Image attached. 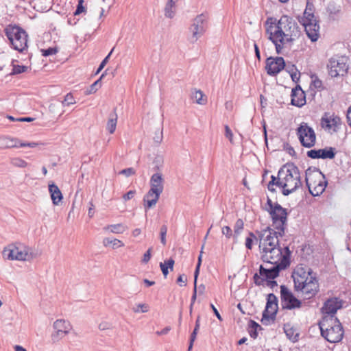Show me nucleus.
<instances>
[{
  "label": "nucleus",
  "instance_id": "052dcab7",
  "mask_svg": "<svg viewBox=\"0 0 351 351\" xmlns=\"http://www.w3.org/2000/svg\"><path fill=\"white\" fill-rule=\"evenodd\" d=\"M314 5L312 0H306V6L305 11L314 13Z\"/></svg>",
  "mask_w": 351,
  "mask_h": 351
},
{
  "label": "nucleus",
  "instance_id": "4be33fe9",
  "mask_svg": "<svg viewBox=\"0 0 351 351\" xmlns=\"http://www.w3.org/2000/svg\"><path fill=\"white\" fill-rule=\"evenodd\" d=\"M291 104L293 106L302 107L306 104V95L300 85H297L291 90Z\"/></svg>",
  "mask_w": 351,
  "mask_h": 351
},
{
  "label": "nucleus",
  "instance_id": "423d86ee",
  "mask_svg": "<svg viewBox=\"0 0 351 351\" xmlns=\"http://www.w3.org/2000/svg\"><path fill=\"white\" fill-rule=\"evenodd\" d=\"M286 265L285 261L284 262H280L269 269L265 268L262 265H261L259 267V274L256 273L253 276L254 284L256 286L264 285L265 280L275 279L279 276L281 270L287 268Z\"/></svg>",
  "mask_w": 351,
  "mask_h": 351
},
{
  "label": "nucleus",
  "instance_id": "20e7f679",
  "mask_svg": "<svg viewBox=\"0 0 351 351\" xmlns=\"http://www.w3.org/2000/svg\"><path fill=\"white\" fill-rule=\"evenodd\" d=\"M278 176L281 180V188L293 187L299 188L302 185L299 169L293 163L284 165L278 171Z\"/></svg>",
  "mask_w": 351,
  "mask_h": 351
},
{
  "label": "nucleus",
  "instance_id": "f8f14e48",
  "mask_svg": "<svg viewBox=\"0 0 351 351\" xmlns=\"http://www.w3.org/2000/svg\"><path fill=\"white\" fill-rule=\"evenodd\" d=\"M280 300L282 309L292 310L302 306V302L285 286L281 285Z\"/></svg>",
  "mask_w": 351,
  "mask_h": 351
},
{
  "label": "nucleus",
  "instance_id": "603ef678",
  "mask_svg": "<svg viewBox=\"0 0 351 351\" xmlns=\"http://www.w3.org/2000/svg\"><path fill=\"white\" fill-rule=\"evenodd\" d=\"M135 170L132 167L126 168L121 170L119 173L125 176L126 177H129L130 176L135 174Z\"/></svg>",
  "mask_w": 351,
  "mask_h": 351
},
{
  "label": "nucleus",
  "instance_id": "4468645a",
  "mask_svg": "<svg viewBox=\"0 0 351 351\" xmlns=\"http://www.w3.org/2000/svg\"><path fill=\"white\" fill-rule=\"evenodd\" d=\"M278 310V300L274 293H269L267 296L265 308L262 314L261 322L265 324V321L271 319L274 321Z\"/></svg>",
  "mask_w": 351,
  "mask_h": 351
},
{
  "label": "nucleus",
  "instance_id": "7ed1b4c3",
  "mask_svg": "<svg viewBox=\"0 0 351 351\" xmlns=\"http://www.w3.org/2000/svg\"><path fill=\"white\" fill-rule=\"evenodd\" d=\"M4 32L14 49L19 52L27 49V34L23 28L10 24L4 29Z\"/></svg>",
  "mask_w": 351,
  "mask_h": 351
},
{
  "label": "nucleus",
  "instance_id": "9b49d317",
  "mask_svg": "<svg viewBox=\"0 0 351 351\" xmlns=\"http://www.w3.org/2000/svg\"><path fill=\"white\" fill-rule=\"evenodd\" d=\"M321 334L328 342L337 343L341 341L343 337V328L337 318L334 320V324L330 328L324 329L323 326H319Z\"/></svg>",
  "mask_w": 351,
  "mask_h": 351
},
{
  "label": "nucleus",
  "instance_id": "dca6fc26",
  "mask_svg": "<svg viewBox=\"0 0 351 351\" xmlns=\"http://www.w3.org/2000/svg\"><path fill=\"white\" fill-rule=\"evenodd\" d=\"M285 66V62L282 57L275 58L269 57L266 60L265 69L269 75L275 76L279 73Z\"/></svg>",
  "mask_w": 351,
  "mask_h": 351
},
{
  "label": "nucleus",
  "instance_id": "a18cd8bd",
  "mask_svg": "<svg viewBox=\"0 0 351 351\" xmlns=\"http://www.w3.org/2000/svg\"><path fill=\"white\" fill-rule=\"evenodd\" d=\"M113 50H114V48L112 49V50L108 54V56L101 61V62L100 63L98 69H97V71L95 72V75H97L99 73H100L101 71V70L104 69V67L106 66V64H107V62L108 61V59H109L110 55L112 54Z\"/></svg>",
  "mask_w": 351,
  "mask_h": 351
},
{
  "label": "nucleus",
  "instance_id": "4d7b16f0",
  "mask_svg": "<svg viewBox=\"0 0 351 351\" xmlns=\"http://www.w3.org/2000/svg\"><path fill=\"white\" fill-rule=\"evenodd\" d=\"M284 150H285L289 155L295 156V152L293 147H291L289 143H285L283 145Z\"/></svg>",
  "mask_w": 351,
  "mask_h": 351
},
{
  "label": "nucleus",
  "instance_id": "a878e982",
  "mask_svg": "<svg viewBox=\"0 0 351 351\" xmlns=\"http://www.w3.org/2000/svg\"><path fill=\"white\" fill-rule=\"evenodd\" d=\"M53 328L56 330L69 333L71 328V326L68 321L64 319H58L53 323Z\"/></svg>",
  "mask_w": 351,
  "mask_h": 351
},
{
  "label": "nucleus",
  "instance_id": "09e8293b",
  "mask_svg": "<svg viewBox=\"0 0 351 351\" xmlns=\"http://www.w3.org/2000/svg\"><path fill=\"white\" fill-rule=\"evenodd\" d=\"M75 103V99L71 93H68L62 101L64 106H70Z\"/></svg>",
  "mask_w": 351,
  "mask_h": 351
},
{
  "label": "nucleus",
  "instance_id": "774afa93",
  "mask_svg": "<svg viewBox=\"0 0 351 351\" xmlns=\"http://www.w3.org/2000/svg\"><path fill=\"white\" fill-rule=\"evenodd\" d=\"M154 140L158 144L161 143V141L162 140V130L159 131L158 134H156V136L154 138Z\"/></svg>",
  "mask_w": 351,
  "mask_h": 351
},
{
  "label": "nucleus",
  "instance_id": "4c0bfd02",
  "mask_svg": "<svg viewBox=\"0 0 351 351\" xmlns=\"http://www.w3.org/2000/svg\"><path fill=\"white\" fill-rule=\"evenodd\" d=\"M176 12V6L166 3L165 7V16L167 18L172 19Z\"/></svg>",
  "mask_w": 351,
  "mask_h": 351
},
{
  "label": "nucleus",
  "instance_id": "cd10ccee",
  "mask_svg": "<svg viewBox=\"0 0 351 351\" xmlns=\"http://www.w3.org/2000/svg\"><path fill=\"white\" fill-rule=\"evenodd\" d=\"M117 123V114L116 113V108L109 114V119L107 123V130L110 134H113L116 130Z\"/></svg>",
  "mask_w": 351,
  "mask_h": 351
},
{
  "label": "nucleus",
  "instance_id": "9d476101",
  "mask_svg": "<svg viewBox=\"0 0 351 351\" xmlns=\"http://www.w3.org/2000/svg\"><path fill=\"white\" fill-rule=\"evenodd\" d=\"M208 15L204 13L197 15L194 19L189 29L192 33V36L190 38L191 43L196 42L206 32L208 28Z\"/></svg>",
  "mask_w": 351,
  "mask_h": 351
},
{
  "label": "nucleus",
  "instance_id": "5701e85b",
  "mask_svg": "<svg viewBox=\"0 0 351 351\" xmlns=\"http://www.w3.org/2000/svg\"><path fill=\"white\" fill-rule=\"evenodd\" d=\"M342 300H339L337 298H332L324 302L323 309L325 313L333 315L336 313L338 309L342 307Z\"/></svg>",
  "mask_w": 351,
  "mask_h": 351
},
{
  "label": "nucleus",
  "instance_id": "bf43d9fd",
  "mask_svg": "<svg viewBox=\"0 0 351 351\" xmlns=\"http://www.w3.org/2000/svg\"><path fill=\"white\" fill-rule=\"evenodd\" d=\"M152 247L149 248L147 252L144 254L143 258L142 259V262L143 263H147L151 258V252Z\"/></svg>",
  "mask_w": 351,
  "mask_h": 351
},
{
  "label": "nucleus",
  "instance_id": "473e14b6",
  "mask_svg": "<svg viewBox=\"0 0 351 351\" xmlns=\"http://www.w3.org/2000/svg\"><path fill=\"white\" fill-rule=\"evenodd\" d=\"M204 95L201 90H195L192 93V99H195L197 104L204 105L206 103V99L204 98Z\"/></svg>",
  "mask_w": 351,
  "mask_h": 351
},
{
  "label": "nucleus",
  "instance_id": "c9c22d12",
  "mask_svg": "<svg viewBox=\"0 0 351 351\" xmlns=\"http://www.w3.org/2000/svg\"><path fill=\"white\" fill-rule=\"evenodd\" d=\"M254 240L258 242V238L256 237V235L252 232H249L248 237L245 239V247L247 250H252Z\"/></svg>",
  "mask_w": 351,
  "mask_h": 351
},
{
  "label": "nucleus",
  "instance_id": "8fccbe9b",
  "mask_svg": "<svg viewBox=\"0 0 351 351\" xmlns=\"http://www.w3.org/2000/svg\"><path fill=\"white\" fill-rule=\"evenodd\" d=\"M42 55L43 56H49L53 54H56L58 52L57 48L56 47H49L45 49H42Z\"/></svg>",
  "mask_w": 351,
  "mask_h": 351
},
{
  "label": "nucleus",
  "instance_id": "f3484780",
  "mask_svg": "<svg viewBox=\"0 0 351 351\" xmlns=\"http://www.w3.org/2000/svg\"><path fill=\"white\" fill-rule=\"evenodd\" d=\"M258 238L259 250L267 246L266 243L271 241V239L275 237L278 238L280 236L277 233V230L271 228L270 227H266L265 229L261 231H256Z\"/></svg>",
  "mask_w": 351,
  "mask_h": 351
},
{
  "label": "nucleus",
  "instance_id": "f03ea898",
  "mask_svg": "<svg viewBox=\"0 0 351 351\" xmlns=\"http://www.w3.org/2000/svg\"><path fill=\"white\" fill-rule=\"evenodd\" d=\"M265 206V210L269 213L272 219L274 229L277 230L280 237H283L287 222V209L278 202L273 203L269 197H267Z\"/></svg>",
  "mask_w": 351,
  "mask_h": 351
},
{
  "label": "nucleus",
  "instance_id": "f257e3e1",
  "mask_svg": "<svg viewBox=\"0 0 351 351\" xmlns=\"http://www.w3.org/2000/svg\"><path fill=\"white\" fill-rule=\"evenodd\" d=\"M300 30L297 23L291 17L283 15L276 22L266 28V34L269 35L268 39L271 40L276 47L278 54L282 53L286 44L293 43L300 36Z\"/></svg>",
  "mask_w": 351,
  "mask_h": 351
},
{
  "label": "nucleus",
  "instance_id": "aec40b11",
  "mask_svg": "<svg viewBox=\"0 0 351 351\" xmlns=\"http://www.w3.org/2000/svg\"><path fill=\"white\" fill-rule=\"evenodd\" d=\"M38 143H22L17 138H12L10 137H3L0 139V147L1 148H12V147H35Z\"/></svg>",
  "mask_w": 351,
  "mask_h": 351
},
{
  "label": "nucleus",
  "instance_id": "c756f323",
  "mask_svg": "<svg viewBox=\"0 0 351 351\" xmlns=\"http://www.w3.org/2000/svg\"><path fill=\"white\" fill-rule=\"evenodd\" d=\"M105 230H110L112 233L121 234L123 233L126 228L122 223H117L113 225H108L104 228Z\"/></svg>",
  "mask_w": 351,
  "mask_h": 351
},
{
  "label": "nucleus",
  "instance_id": "b1692460",
  "mask_svg": "<svg viewBox=\"0 0 351 351\" xmlns=\"http://www.w3.org/2000/svg\"><path fill=\"white\" fill-rule=\"evenodd\" d=\"M306 182L308 191L313 196H318L320 194H322L324 191L327 185L326 181H319V183L316 186H315L312 189L311 184L308 182V180L307 178H306Z\"/></svg>",
  "mask_w": 351,
  "mask_h": 351
},
{
  "label": "nucleus",
  "instance_id": "6e6d98bb",
  "mask_svg": "<svg viewBox=\"0 0 351 351\" xmlns=\"http://www.w3.org/2000/svg\"><path fill=\"white\" fill-rule=\"evenodd\" d=\"M222 234L230 239L232 236V230L229 226H226L222 228Z\"/></svg>",
  "mask_w": 351,
  "mask_h": 351
},
{
  "label": "nucleus",
  "instance_id": "0eeeda50",
  "mask_svg": "<svg viewBox=\"0 0 351 351\" xmlns=\"http://www.w3.org/2000/svg\"><path fill=\"white\" fill-rule=\"evenodd\" d=\"M349 58L346 56L335 55L331 57L327 64L328 73L332 77L343 76L348 70Z\"/></svg>",
  "mask_w": 351,
  "mask_h": 351
},
{
  "label": "nucleus",
  "instance_id": "864d4df0",
  "mask_svg": "<svg viewBox=\"0 0 351 351\" xmlns=\"http://www.w3.org/2000/svg\"><path fill=\"white\" fill-rule=\"evenodd\" d=\"M297 189L298 188H295V185L293 187H285L282 188V193L285 196H288L289 194L295 192Z\"/></svg>",
  "mask_w": 351,
  "mask_h": 351
},
{
  "label": "nucleus",
  "instance_id": "6ab92c4d",
  "mask_svg": "<svg viewBox=\"0 0 351 351\" xmlns=\"http://www.w3.org/2000/svg\"><path fill=\"white\" fill-rule=\"evenodd\" d=\"M336 153L335 147H326L324 149L308 150L306 152V155L312 159H333L335 157Z\"/></svg>",
  "mask_w": 351,
  "mask_h": 351
},
{
  "label": "nucleus",
  "instance_id": "37998d69",
  "mask_svg": "<svg viewBox=\"0 0 351 351\" xmlns=\"http://www.w3.org/2000/svg\"><path fill=\"white\" fill-rule=\"evenodd\" d=\"M204 247V244H203L202 246V250H201V252H200V254L198 256L197 263L196 268H195V272H194V278H195V282H197V277H198V275H199V268H200L201 263H202V253H203Z\"/></svg>",
  "mask_w": 351,
  "mask_h": 351
},
{
  "label": "nucleus",
  "instance_id": "c03bdc74",
  "mask_svg": "<svg viewBox=\"0 0 351 351\" xmlns=\"http://www.w3.org/2000/svg\"><path fill=\"white\" fill-rule=\"evenodd\" d=\"M149 305L147 304H138L136 307L132 308V311L134 313H146L149 311Z\"/></svg>",
  "mask_w": 351,
  "mask_h": 351
},
{
  "label": "nucleus",
  "instance_id": "6e6552de",
  "mask_svg": "<svg viewBox=\"0 0 351 351\" xmlns=\"http://www.w3.org/2000/svg\"><path fill=\"white\" fill-rule=\"evenodd\" d=\"M299 21L304 26L306 34L311 41H317L319 38V25L314 13L304 10L303 16Z\"/></svg>",
  "mask_w": 351,
  "mask_h": 351
},
{
  "label": "nucleus",
  "instance_id": "ea45409f",
  "mask_svg": "<svg viewBox=\"0 0 351 351\" xmlns=\"http://www.w3.org/2000/svg\"><path fill=\"white\" fill-rule=\"evenodd\" d=\"M10 163L14 167L21 168L25 167L27 165V162L20 158H12Z\"/></svg>",
  "mask_w": 351,
  "mask_h": 351
},
{
  "label": "nucleus",
  "instance_id": "338daca9",
  "mask_svg": "<svg viewBox=\"0 0 351 351\" xmlns=\"http://www.w3.org/2000/svg\"><path fill=\"white\" fill-rule=\"evenodd\" d=\"M160 267L161 271H162L164 276L166 277L167 276V274H169L168 267L166 266V264L165 263H160Z\"/></svg>",
  "mask_w": 351,
  "mask_h": 351
},
{
  "label": "nucleus",
  "instance_id": "f704fd0d",
  "mask_svg": "<svg viewBox=\"0 0 351 351\" xmlns=\"http://www.w3.org/2000/svg\"><path fill=\"white\" fill-rule=\"evenodd\" d=\"M12 62H14V60L12 61ZM12 72L10 73V75H18V74L25 73L28 69V67L26 66H24V65L14 64L13 63H12Z\"/></svg>",
  "mask_w": 351,
  "mask_h": 351
},
{
  "label": "nucleus",
  "instance_id": "5fc2aeb1",
  "mask_svg": "<svg viewBox=\"0 0 351 351\" xmlns=\"http://www.w3.org/2000/svg\"><path fill=\"white\" fill-rule=\"evenodd\" d=\"M67 333H64L63 332H59L58 330H56V333H53L51 335V339H52V341L54 342V341H58L60 339L62 338L65 335H66Z\"/></svg>",
  "mask_w": 351,
  "mask_h": 351
},
{
  "label": "nucleus",
  "instance_id": "13d9d810",
  "mask_svg": "<svg viewBox=\"0 0 351 351\" xmlns=\"http://www.w3.org/2000/svg\"><path fill=\"white\" fill-rule=\"evenodd\" d=\"M187 278L184 274H181L177 279V282L180 287L186 286Z\"/></svg>",
  "mask_w": 351,
  "mask_h": 351
},
{
  "label": "nucleus",
  "instance_id": "a211bd4d",
  "mask_svg": "<svg viewBox=\"0 0 351 351\" xmlns=\"http://www.w3.org/2000/svg\"><path fill=\"white\" fill-rule=\"evenodd\" d=\"M313 273L312 269L310 268L308 271H306L303 267L297 266L292 274L295 289L302 284H304V282L308 280L310 277L313 276Z\"/></svg>",
  "mask_w": 351,
  "mask_h": 351
},
{
  "label": "nucleus",
  "instance_id": "c85d7f7f",
  "mask_svg": "<svg viewBox=\"0 0 351 351\" xmlns=\"http://www.w3.org/2000/svg\"><path fill=\"white\" fill-rule=\"evenodd\" d=\"M83 3H84V0H78L77 8L75 9V11L73 13L74 17L86 12V8L84 6ZM68 23L71 25H75L77 23V21H75V18L72 19L71 17L68 19Z\"/></svg>",
  "mask_w": 351,
  "mask_h": 351
},
{
  "label": "nucleus",
  "instance_id": "7c9ffc66",
  "mask_svg": "<svg viewBox=\"0 0 351 351\" xmlns=\"http://www.w3.org/2000/svg\"><path fill=\"white\" fill-rule=\"evenodd\" d=\"M152 196H154V198L147 199V200L145 198H143L144 208H145V212H147L148 209L156 205V204L157 203V202L158 201L159 197H160L159 195H156L154 194H152Z\"/></svg>",
  "mask_w": 351,
  "mask_h": 351
},
{
  "label": "nucleus",
  "instance_id": "e2e57ef3",
  "mask_svg": "<svg viewBox=\"0 0 351 351\" xmlns=\"http://www.w3.org/2000/svg\"><path fill=\"white\" fill-rule=\"evenodd\" d=\"M197 282H195V278H194V289H193V295L191 297V303L192 304H194L195 302V300H196V298H197Z\"/></svg>",
  "mask_w": 351,
  "mask_h": 351
},
{
  "label": "nucleus",
  "instance_id": "de8ad7c7",
  "mask_svg": "<svg viewBox=\"0 0 351 351\" xmlns=\"http://www.w3.org/2000/svg\"><path fill=\"white\" fill-rule=\"evenodd\" d=\"M268 184L270 185H273V186L276 185L280 188H281V186H282L281 180H280V176L278 175L277 176L272 175L271 176V180L269 182Z\"/></svg>",
  "mask_w": 351,
  "mask_h": 351
},
{
  "label": "nucleus",
  "instance_id": "412c9836",
  "mask_svg": "<svg viewBox=\"0 0 351 351\" xmlns=\"http://www.w3.org/2000/svg\"><path fill=\"white\" fill-rule=\"evenodd\" d=\"M163 179L162 174L159 173H154L150 179L151 188L149 190V196L152 194L160 195L163 191Z\"/></svg>",
  "mask_w": 351,
  "mask_h": 351
},
{
  "label": "nucleus",
  "instance_id": "69168bd1",
  "mask_svg": "<svg viewBox=\"0 0 351 351\" xmlns=\"http://www.w3.org/2000/svg\"><path fill=\"white\" fill-rule=\"evenodd\" d=\"M265 282H266V285L267 287H269L271 289H274L275 287H276L278 285L277 282L276 280H274H274H271V279L265 280Z\"/></svg>",
  "mask_w": 351,
  "mask_h": 351
},
{
  "label": "nucleus",
  "instance_id": "3c124183",
  "mask_svg": "<svg viewBox=\"0 0 351 351\" xmlns=\"http://www.w3.org/2000/svg\"><path fill=\"white\" fill-rule=\"evenodd\" d=\"M311 86H313V87L318 90H322L324 89L322 82L317 77H315V79L312 81Z\"/></svg>",
  "mask_w": 351,
  "mask_h": 351
},
{
  "label": "nucleus",
  "instance_id": "72a5a7b5",
  "mask_svg": "<svg viewBox=\"0 0 351 351\" xmlns=\"http://www.w3.org/2000/svg\"><path fill=\"white\" fill-rule=\"evenodd\" d=\"M284 329L285 332L289 339L291 340L293 342H295L298 341L299 334L295 332V330L293 328L285 327Z\"/></svg>",
  "mask_w": 351,
  "mask_h": 351
},
{
  "label": "nucleus",
  "instance_id": "ddd939ff",
  "mask_svg": "<svg viewBox=\"0 0 351 351\" xmlns=\"http://www.w3.org/2000/svg\"><path fill=\"white\" fill-rule=\"evenodd\" d=\"M2 256L8 260L26 261L28 253L21 245L12 243L4 247Z\"/></svg>",
  "mask_w": 351,
  "mask_h": 351
},
{
  "label": "nucleus",
  "instance_id": "680f3d73",
  "mask_svg": "<svg viewBox=\"0 0 351 351\" xmlns=\"http://www.w3.org/2000/svg\"><path fill=\"white\" fill-rule=\"evenodd\" d=\"M285 70L291 75V73H295V71H298L295 66L294 64H285Z\"/></svg>",
  "mask_w": 351,
  "mask_h": 351
},
{
  "label": "nucleus",
  "instance_id": "2f4dec72",
  "mask_svg": "<svg viewBox=\"0 0 351 351\" xmlns=\"http://www.w3.org/2000/svg\"><path fill=\"white\" fill-rule=\"evenodd\" d=\"M103 243L105 246L112 245V248L115 249L121 246H123V243L119 239L106 238L104 239Z\"/></svg>",
  "mask_w": 351,
  "mask_h": 351
},
{
  "label": "nucleus",
  "instance_id": "e433bc0d",
  "mask_svg": "<svg viewBox=\"0 0 351 351\" xmlns=\"http://www.w3.org/2000/svg\"><path fill=\"white\" fill-rule=\"evenodd\" d=\"M284 250H285V254H282V257H281V261L280 262H284L285 261L286 262V267H289V265H290V258H291V251L289 250V247L288 246H286L284 248Z\"/></svg>",
  "mask_w": 351,
  "mask_h": 351
},
{
  "label": "nucleus",
  "instance_id": "2eb2a0df",
  "mask_svg": "<svg viewBox=\"0 0 351 351\" xmlns=\"http://www.w3.org/2000/svg\"><path fill=\"white\" fill-rule=\"evenodd\" d=\"M295 291H301L308 299L315 296L319 290L318 280L315 276H311L309 280L302 284Z\"/></svg>",
  "mask_w": 351,
  "mask_h": 351
},
{
  "label": "nucleus",
  "instance_id": "79ce46f5",
  "mask_svg": "<svg viewBox=\"0 0 351 351\" xmlns=\"http://www.w3.org/2000/svg\"><path fill=\"white\" fill-rule=\"evenodd\" d=\"M36 1V5L39 6L40 4L44 3L43 6H41V11L49 10L51 8V0H34Z\"/></svg>",
  "mask_w": 351,
  "mask_h": 351
},
{
  "label": "nucleus",
  "instance_id": "bb28decb",
  "mask_svg": "<svg viewBox=\"0 0 351 351\" xmlns=\"http://www.w3.org/2000/svg\"><path fill=\"white\" fill-rule=\"evenodd\" d=\"M262 327L257 322L252 319H250L247 326V332L250 336L253 339H256L258 337V330H262Z\"/></svg>",
  "mask_w": 351,
  "mask_h": 351
},
{
  "label": "nucleus",
  "instance_id": "0e129e2a",
  "mask_svg": "<svg viewBox=\"0 0 351 351\" xmlns=\"http://www.w3.org/2000/svg\"><path fill=\"white\" fill-rule=\"evenodd\" d=\"M135 193H136L135 191H128V193H126L125 194L123 195V199L125 201L131 199L132 198L134 197Z\"/></svg>",
  "mask_w": 351,
  "mask_h": 351
},
{
  "label": "nucleus",
  "instance_id": "a19ab883",
  "mask_svg": "<svg viewBox=\"0 0 351 351\" xmlns=\"http://www.w3.org/2000/svg\"><path fill=\"white\" fill-rule=\"evenodd\" d=\"M104 73H103L97 80H96L93 84H91L89 89L87 90V94H92L97 90L98 87H99L101 85L100 82L101 79L104 77Z\"/></svg>",
  "mask_w": 351,
  "mask_h": 351
},
{
  "label": "nucleus",
  "instance_id": "1a4fd4ad",
  "mask_svg": "<svg viewBox=\"0 0 351 351\" xmlns=\"http://www.w3.org/2000/svg\"><path fill=\"white\" fill-rule=\"evenodd\" d=\"M296 134L302 146L311 148L316 143V134L314 130L306 123L302 122L296 129Z\"/></svg>",
  "mask_w": 351,
  "mask_h": 351
},
{
  "label": "nucleus",
  "instance_id": "39448f33",
  "mask_svg": "<svg viewBox=\"0 0 351 351\" xmlns=\"http://www.w3.org/2000/svg\"><path fill=\"white\" fill-rule=\"evenodd\" d=\"M266 244L267 246L260 250L262 261L273 265L279 263L281 261L282 248L279 245L278 238H272L271 241Z\"/></svg>",
  "mask_w": 351,
  "mask_h": 351
},
{
  "label": "nucleus",
  "instance_id": "393cba45",
  "mask_svg": "<svg viewBox=\"0 0 351 351\" xmlns=\"http://www.w3.org/2000/svg\"><path fill=\"white\" fill-rule=\"evenodd\" d=\"M49 191L50 193L53 204L54 205H58L63 198L60 190L56 184L52 183L49 185Z\"/></svg>",
  "mask_w": 351,
  "mask_h": 351
},
{
  "label": "nucleus",
  "instance_id": "58836bf2",
  "mask_svg": "<svg viewBox=\"0 0 351 351\" xmlns=\"http://www.w3.org/2000/svg\"><path fill=\"white\" fill-rule=\"evenodd\" d=\"M243 221L242 219H239L236 221L234 226V237H237L238 235L241 233L242 230L243 229Z\"/></svg>",
  "mask_w": 351,
  "mask_h": 351
},
{
  "label": "nucleus",
  "instance_id": "49530a36",
  "mask_svg": "<svg viewBox=\"0 0 351 351\" xmlns=\"http://www.w3.org/2000/svg\"><path fill=\"white\" fill-rule=\"evenodd\" d=\"M321 125L324 129H332L330 117H323L321 119Z\"/></svg>",
  "mask_w": 351,
  "mask_h": 351
}]
</instances>
